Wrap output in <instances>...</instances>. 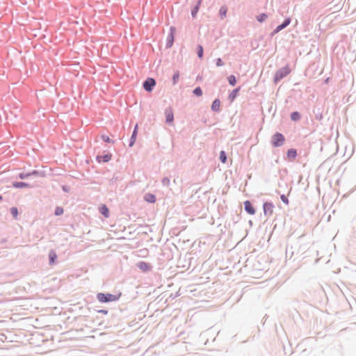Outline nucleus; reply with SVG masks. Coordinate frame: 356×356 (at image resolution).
Returning a JSON list of instances; mask_svg holds the SVG:
<instances>
[{
	"instance_id": "obj_1",
	"label": "nucleus",
	"mask_w": 356,
	"mask_h": 356,
	"mask_svg": "<svg viewBox=\"0 0 356 356\" xmlns=\"http://www.w3.org/2000/svg\"><path fill=\"white\" fill-rule=\"evenodd\" d=\"M97 298L100 302H113L118 300L119 296L111 293H99Z\"/></svg>"
},
{
	"instance_id": "obj_2",
	"label": "nucleus",
	"mask_w": 356,
	"mask_h": 356,
	"mask_svg": "<svg viewBox=\"0 0 356 356\" xmlns=\"http://www.w3.org/2000/svg\"><path fill=\"white\" fill-rule=\"evenodd\" d=\"M285 141L284 136L280 133H276L272 136L271 143L274 147L282 146Z\"/></svg>"
},
{
	"instance_id": "obj_3",
	"label": "nucleus",
	"mask_w": 356,
	"mask_h": 356,
	"mask_svg": "<svg viewBox=\"0 0 356 356\" xmlns=\"http://www.w3.org/2000/svg\"><path fill=\"white\" fill-rule=\"evenodd\" d=\"M291 70L288 66L277 71L275 75V82L277 83L290 73Z\"/></svg>"
},
{
	"instance_id": "obj_4",
	"label": "nucleus",
	"mask_w": 356,
	"mask_h": 356,
	"mask_svg": "<svg viewBox=\"0 0 356 356\" xmlns=\"http://www.w3.org/2000/svg\"><path fill=\"white\" fill-rule=\"evenodd\" d=\"M265 216H270L273 213L274 205L270 202H265L263 205Z\"/></svg>"
},
{
	"instance_id": "obj_5",
	"label": "nucleus",
	"mask_w": 356,
	"mask_h": 356,
	"mask_svg": "<svg viewBox=\"0 0 356 356\" xmlns=\"http://www.w3.org/2000/svg\"><path fill=\"white\" fill-rule=\"evenodd\" d=\"M156 81L152 78H148L144 83H143V88L145 90L148 92H151L153 89V87L155 86Z\"/></svg>"
},
{
	"instance_id": "obj_6",
	"label": "nucleus",
	"mask_w": 356,
	"mask_h": 356,
	"mask_svg": "<svg viewBox=\"0 0 356 356\" xmlns=\"http://www.w3.org/2000/svg\"><path fill=\"white\" fill-rule=\"evenodd\" d=\"M165 121L167 123H172L174 120V115L172 112V109L171 108H168L165 111Z\"/></svg>"
},
{
	"instance_id": "obj_7",
	"label": "nucleus",
	"mask_w": 356,
	"mask_h": 356,
	"mask_svg": "<svg viewBox=\"0 0 356 356\" xmlns=\"http://www.w3.org/2000/svg\"><path fill=\"white\" fill-rule=\"evenodd\" d=\"M244 208L248 213L250 215H254L255 213V209L250 201L246 200L244 202Z\"/></svg>"
},
{
	"instance_id": "obj_8",
	"label": "nucleus",
	"mask_w": 356,
	"mask_h": 356,
	"mask_svg": "<svg viewBox=\"0 0 356 356\" xmlns=\"http://www.w3.org/2000/svg\"><path fill=\"white\" fill-rule=\"evenodd\" d=\"M137 266L143 272H147L149 271L152 268V266L149 264L145 262V261H140L137 264Z\"/></svg>"
},
{
	"instance_id": "obj_9",
	"label": "nucleus",
	"mask_w": 356,
	"mask_h": 356,
	"mask_svg": "<svg viewBox=\"0 0 356 356\" xmlns=\"http://www.w3.org/2000/svg\"><path fill=\"white\" fill-rule=\"evenodd\" d=\"M170 33L168 38V46L171 47L174 42V35L176 32V29L174 26H171L170 29Z\"/></svg>"
},
{
	"instance_id": "obj_10",
	"label": "nucleus",
	"mask_w": 356,
	"mask_h": 356,
	"mask_svg": "<svg viewBox=\"0 0 356 356\" xmlns=\"http://www.w3.org/2000/svg\"><path fill=\"white\" fill-rule=\"evenodd\" d=\"M138 124H136L134 127V130L133 131V134H132V136L131 138V140H130V143H129L130 147H132L136 142V135H137V132H138Z\"/></svg>"
},
{
	"instance_id": "obj_11",
	"label": "nucleus",
	"mask_w": 356,
	"mask_h": 356,
	"mask_svg": "<svg viewBox=\"0 0 356 356\" xmlns=\"http://www.w3.org/2000/svg\"><path fill=\"white\" fill-rule=\"evenodd\" d=\"M99 211L105 218H108L109 216V210L106 205H101L99 207Z\"/></svg>"
},
{
	"instance_id": "obj_12",
	"label": "nucleus",
	"mask_w": 356,
	"mask_h": 356,
	"mask_svg": "<svg viewBox=\"0 0 356 356\" xmlns=\"http://www.w3.org/2000/svg\"><path fill=\"white\" fill-rule=\"evenodd\" d=\"M111 154H106L104 156H97V161L99 163L108 162L111 160Z\"/></svg>"
},
{
	"instance_id": "obj_13",
	"label": "nucleus",
	"mask_w": 356,
	"mask_h": 356,
	"mask_svg": "<svg viewBox=\"0 0 356 356\" xmlns=\"http://www.w3.org/2000/svg\"><path fill=\"white\" fill-rule=\"evenodd\" d=\"M291 22V20L290 19H285V21L280 25H279L278 26H277L276 29H275V33H278L279 31H280L282 29H284L285 27H286Z\"/></svg>"
},
{
	"instance_id": "obj_14",
	"label": "nucleus",
	"mask_w": 356,
	"mask_h": 356,
	"mask_svg": "<svg viewBox=\"0 0 356 356\" xmlns=\"http://www.w3.org/2000/svg\"><path fill=\"white\" fill-rule=\"evenodd\" d=\"M220 106V102L219 99H217L213 102L212 105H211V109L213 111H219Z\"/></svg>"
},
{
	"instance_id": "obj_15",
	"label": "nucleus",
	"mask_w": 356,
	"mask_h": 356,
	"mask_svg": "<svg viewBox=\"0 0 356 356\" xmlns=\"http://www.w3.org/2000/svg\"><path fill=\"white\" fill-rule=\"evenodd\" d=\"M144 199L145 201H147L148 202H151V203H154L156 201L155 195L152 193H147L145 195Z\"/></svg>"
},
{
	"instance_id": "obj_16",
	"label": "nucleus",
	"mask_w": 356,
	"mask_h": 356,
	"mask_svg": "<svg viewBox=\"0 0 356 356\" xmlns=\"http://www.w3.org/2000/svg\"><path fill=\"white\" fill-rule=\"evenodd\" d=\"M49 264H53L55 263V261L57 259V255L56 252L53 250H51L49 254Z\"/></svg>"
},
{
	"instance_id": "obj_17",
	"label": "nucleus",
	"mask_w": 356,
	"mask_h": 356,
	"mask_svg": "<svg viewBox=\"0 0 356 356\" xmlns=\"http://www.w3.org/2000/svg\"><path fill=\"white\" fill-rule=\"evenodd\" d=\"M240 91V88L234 89L229 95V99L231 102H233Z\"/></svg>"
},
{
	"instance_id": "obj_18",
	"label": "nucleus",
	"mask_w": 356,
	"mask_h": 356,
	"mask_svg": "<svg viewBox=\"0 0 356 356\" xmlns=\"http://www.w3.org/2000/svg\"><path fill=\"white\" fill-rule=\"evenodd\" d=\"M297 152L294 149H290L287 151V156L290 159H295L296 157Z\"/></svg>"
},
{
	"instance_id": "obj_19",
	"label": "nucleus",
	"mask_w": 356,
	"mask_h": 356,
	"mask_svg": "<svg viewBox=\"0 0 356 356\" xmlns=\"http://www.w3.org/2000/svg\"><path fill=\"white\" fill-rule=\"evenodd\" d=\"M202 3V0H199L197 6L193 9L191 14L193 17H195L199 10L200 6Z\"/></svg>"
},
{
	"instance_id": "obj_20",
	"label": "nucleus",
	"mask_w": 356,
	"mask_h": 356,
	"mask_svg": "<svg viewBox=\"0 0 356 356\" xmlns=\"http://www.w3.org/2000/svg\"><path fill=\"white\" fill-rule=\"evenodd\" d=\"M13 185L15 188H23L29 186V185L25 182H15L13 183Z\"/></svg>"
},
{
	"instance_id": "obj_21",
	"label": "nucleus",
	"mask_w": 356,
	"mask_h": 356,
	"mask_svg": "<svg viewBox=\"0 0 356 356\" xmlns=\"http://www.w3.org/2000/svg\"><path fill=\"white\" fill-rule=\"evenodd\" d=\"M291 118L293 121H297L300 118V115L298 112H293L291 115Z\"/></svg>"
},
{
	"instance_id": "obj_22",
	"label": "nucleus",
	"mask_w": 356,
	"mask_h": 356,
	"mask_svg": "<svg viewBox=\"0 0 356 356\" xmlns=\"http://www.w3.org/2000/svg\"><path fill=\"white\" fill-rule=\"evenodd\" d=\"M227 79H228L229 84L232 86H234L236 83V79L235 76H234V75L229 76L227 77Z\"/></svg>"
},
{
	"instance_id": "obj_23",
	"label": "nucleus",
	"mask_w": 356,
	"mask_h": 356,
	"mask_svg": "<svg viewBox=\"0 0 356 356\" xmlns=\"http://www.w3.org/2000/svg\"><path fill=\"white\" fill-rule=\"evenodd\" d=\"M257 19L259 22H262L267 19V15L264 13H262V14H260L259 15H258L257 17Z\"/></svg>"
},
{
	"instance_id": "obj_24",
	"label": "nucleus",
	"mask_w": 356,
	"mask_h": 356,
	"mask_svg": "<svg viewBox=\"0 0 356 356\" xmlns=\"http://www.w3.org/2000/svg\"><path fill=\"white\" fill-rule=\"evenodd\" d=\"M220 159L222 163H225L227 161V156L224 151H221L220 153Z\"/></svg>"
},
{
	"instance_id": "obj_25",
	"label": "nucleus",
	"mask_w": 356,
	"mask_h": 356,
	"mask_svg": "<svg viewBox=\"0 0 356 356\" xmlns=\"http://www.w3.org/2000/svg\"><path fill=\"white\" fill-rule=\"evenodd\" d=\"M10 213L11 214L13 215V216L15 218H17V216H18V210H17V207H12L10 209Z\"/></svg>"
},
{
	"instance_id": "obj_26",
	"label": "nucleus",
	"mask_w": 356,
	"mask_h": 356,
	"mask_svg": "<svg viewBox=\"0 0 356 356\" xmlns=\"http://www.w3.org/2000/svg\"><path fill=\"white\" fill-rule=\"evenodd\" d=\"M193 93L196 96L200 97L202 95V89L200 87H197V88H195V90H193Z\"/></svg>"
},
{
	"instance_id": "obj_27",
	"label": "nucleus",
	"mask_w": 356,
	"mask_h": 356,
	"mask_svg": "<svg viewBox=\"0 0 356 356\" xmlns=\"http://www.w3.org/2000/svg\"><path fill=\"white\" fill-rule=\"evenodd\" d=\"M64 210L62 207H57L55 210V215L56 216H60L63 213Z\"/></svg>"
},
{
	"instance_id": "obj_28",
	"label": "nucleus",
	"mask_w": 356,
	"mask_h": 356,
	"mask_svg": "<svg viewBox=\"0 0 356 356\" xmlns=\"http://www.w3.org/2000/svg\"><path fill=\"white\" fill-rule=\"evenodd\" d=\"M219 13L221 16V17H224L226 16V13H227V8L226 7H221L220 10H219Z\"/></svg>"
},
{
	"instance_id": "obj_29",
	"label": "nucleus",
	"mask_w": 356,
	"mask_h": 356,
	"mask_svg": "<svg viewBox=\"0 0 356 356\" xmlns=\"http://www.w3.org/2000/svg\"><path fill=\"white\" fill-rule=\"evenodd\" d=\"M197 55L200 58H202L203 56V47L201 45L197 47Z\"/></svg>"
},
{
	"instance_id": "obj_30",
	"label": "nucleus",
	"mask_w": 356,
	"mask_h": 356,
	"mask_svg": "<svg viewBox=\"0 0 356 356\" xmlns=\"http://www.w3.org/2000/svg\"><path fill=\"white\" fill-rule=\"evenodd\" d=\"M179 72H176L174 75H173V78H172V80H173V83H176L179 79Z\"/></svg>"
},
{
	"instance_id": "obj_31",
	"label": "nucleus",
	"mask_w": 356,
	"mask_h": 356,
	"mask_svg": "<svg viewBox=\"0 0 356 356\" xmlns=\"http://www.w3.org/2000/svg\"><path fill=\"white\" fill-rule=\"evenodd\" d=\"M280 198L284 203H285L286 204H289V200L284 195H282Z\"/></svg>"
},
{
	"instance_id": "obj_32",
	"label": "nucleus",
	"mask_w": 356,
	"mask_h": 356,
	"mask_svg": "<svg viewBox=\"0 0 356 356\" xmlns=\"http://www.w3.org/2000/svg\"><path fill=\"white\" fill-rule=\"evenodd\" d=\"M224 65V63L220 58H218L216 60V65L218 67L222 66Z\"/></svg>"
},
{
	"instance_id": "obj_33",
	"label": "nucleus",
	"mask_w": 356,
	"mask_h": 356,
	"mask_svg": "<svg viewBox=\"0 0 356 356\" xmlns=\"http://www.w3.org/2000/svg\"><path fill=\"white\" fill-rule=\"evenodd\" d=\"M102 138L105 142L110 143L111 140L108 136H102Z\"/></svg>"
},
{
	"instance_id": "obj_34",
	"label": "nucleus",
	"mask_w": 356,
	"mask_h": 356,
	"mask_svg": "<svg viewBox=\"0 0 356 356\" xmlns=\"http://www.w3.org/2000/svg\"><path fill=\"white\" fill-rule=\"evenodd\" d=\"M29 175V174H24V173H21L19 175V178L20 179H25L26 177H28Z\"/></svg>"
},
{
	"instance_id": "obj_35",
	"label": "nucleus",
	"mask_w": 356,
	"mask_h": 356,
	"mask_svg": "<svg viewBox=\"0 0 356 356\" xmlns=\"http://www.w3.org/2000/svg\"><path fill=\"white\" fill-rule=\"evenodd\" d=\"M99 312L102 313V314H106L108 312L106 310H100Z\"/></svg>"
},
{
	"instance_id": "obj_36",
	"label": "nucleus",
	"mask_w": 356,
	"mask_h": 356,
	"mask_svg": "<svg viewBox=\"0 0 356 356\" xmlns=\"http://www.w3.org/2000/svg\"><path fill=\"white\" fill-rule=\"evenodd\" d=\"M2 200V197L1 195H0V201Z\"/></svg>"
}]
</instances>
